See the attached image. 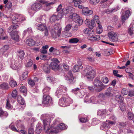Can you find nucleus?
<instances>
[{"instance_id":"f257e3e1","label":"nucleus","mask_w":134,"mask_h":134,"mask_svg":"<svg viewBox=\"0 0 134 134\" xmlns=\"http://www.w3.org/2000/svg\"><path fill=\"white\" fill-rule=\"evenodd\" d=\"M41 119L43 120L44 129L47 134H51L52 133H57L59 131L58 122L55 121L54 122L51 127H49L51 117L50 115L47 114H43L41 117Z\"/></svg>"},{"instance_id":"f03ea898","label":"nucleus","mask_w":134,"mask_h":134,"mask_svg":"<svg viewBox=\"0 0 134 134\" xmlns=\"http://www.w3.org/2000/svg\"><path fill=\"white\" fill-rule=\"evenodd\" d=\"M72 99L66 95H63L59 100V105L61 106L65 107L69 105V104L72 103Z\"/></svg>"},{"instance_id":"7ed1b4c3","label":"nucleus","mask_w":134,"mask_h":134,"mask_svg":"<svg viewBox=\"0 0 134 134\" xmlns=\"http://www.w3.org/2000/svg\"><path fill=\"white\" fill-rule=\"evenodd\" d=\"M81 73L82 74L88 79L91 80L94 77V71L93 70L90 66H87L84 71Z\"/></svg>"},{"instance_id":"20e7f679","label":"nucleus","mask_w":134,"mask_h":134,"mask_svg":"<svg viewBox=\"0 0 134 134\" xmlns=\"http://www.w3.org/2000/svg\"><path fill=\"white\" fill-rule=\"evenodd\" d=\"M69 18L75 21L76 24L79 25H80L82 24L83 20L82 18L76 13L73 14L69 16Z\"/></svg>"},{"instance_id":"39448f33","label":"nucleus","mask_w":134,"mask_h":134,"mask_svg":"<svg viewBox=\"0 0 134 134\" xmlns=\"http://www.w3.org/2000/svg\"><path fill=\"white\" fill-rule=\"evenodd\" d=\"M93 84L96 87L97 91L98 92L101 91L105 87V86L102 84L101 82L97 79L94 80Z\"/></svg>"},{"instance_id":"423d86ee","label":"nucleus","mask_w":134,"mask_h":134,"mask_svg":"<svg viewBox=\"0 0 134 134\" xmlns=\"http://www.w3.org/2000/svg\"><path fill=\"white\" fill-rule=\"evenodd\" d=\"M13 31L11 26L8 29V32L10 33L11 38L15 41H17L18 40L19 36L18 35V32L16 31Z\"/></svg>"},{"instance_id":"0eeeda50","label":"nucleus","mask_w":134,"mask_h":134,"mask_svg":"<svg viewBox=\"0 0 134 134\" xmlns=\"http://www.w3.org/2000/svg\"><path fill=\"white\" fill-rule=\"evenodd\" d=\"M61 4L59 5V18H62L63 15H65L68 13H71V10L72 9L71 7L68 8L62 9L61 8Z\"/></svg>"},{"instance_id":"6e6552de","label":"nucleus","mask_w":134,"mask_h":134,"mask_svg":"<svg viewBox=\"0 0 134 134\" xmlns=\"http://www.w3.org/2000/svg\"><path fill=\"white\" fill-rule=\"evenodd\" d=\"M59 61L57 58L53 59V61L49 65V68L53 70L56 71L59 69Z\"/></svg>"},{"instance_id":"1a4fd4ad","label":"nucleus","mask_w":134,"mask_h":134,"mask_svg":"<svg viewBox=\"0 0 134 134\" xmlns=\"http://www.w3.org/2000/svg\"><path fill=\"white\" fill-rule=\"evenodd\" d=\"M37 29L40 31H43L44 30L45 36H47L48 35V31L46 24H38L37 26Z\"/></svg>"},{"instance_id":"9d476101","label":"nucleus","mask_w":134,"mask_h":134,"mask_svg":"<svg viewBox=\"0 0 134 134\" xmlns=\"http://www.w3.org/2000/svg\"><path fill=\"white\" fill-rule=\"evenodd\" d=\"M52 100V98L49 96L44 95L42 104H44V106L48 105L51 102Z\"/></svg>"},{"instance_id":"9b49d317","label":"nucleus","mask_w":134,"mask_h":134,"mask_svg":"<svg viewBox=\"0 0 134 134\" xmlns=\"http://www.w3.org/2000/svg\"><path fill=\"white\" fill-rule=\"evenodd\" d=\"M108 36L110 40L113 42H116L118 40V37L117 34L114 32H109L108 34Z\"/></svg>"},{"instance_id":"f8f14e48","label":"nucleus","mask_w":134,"mask_h":134,"mask_svg":"<svg viewBox=\"0 0 134 134\" xmlns=\"http://www.w3.org/2000/svg\"><path fill=\"white\" fill-rule=\"evenodd\" d=\"M9 48V46L8 45H4L2 47L1 49L2 54L5 57L8 56L9 52L8 51Z\"/></svg>"},{"instance_id":"ddd939ff","label":"nucleus","mask_w":134,"mask_h":134,"mask_svg":"<svg viewBox=\"0 0 134 134\" xmlns=\"http://www.w3.org/2000/svg\"><path fill=\"white\" fill-rule=\"evenodd\" d=\"M131 13L129 10H127L125 12V13H123L121 16V21L122 23L127 19L131 15Z\"/></svg>"},{"instance_id":"4468645a","label":"nucleus","mask_w":134,"mask_h":134,"mask_svg":"<svg viewBox=\"0 0 134 134\" xmlns=\"http://www.w3.org/2000/svg\"><path fill=\"white\" fill-rule=\"evenodd\" d=\"M42 5L40 3H35L31 6V9L34 11H37L41 9Z\"/></svg>"},{"instance_id":"2eb2a0df","label":"nucleus","mask_w":134,"mask_h":134,"mask_svg":"<svg viewBox=\"0 0 134 134\" xmlns=\"http://www.w3.org/2000/svg\"><path fill=\"white\" fill-rule=\"evenodd\" d=\"M85 24L91 29L93 28L96 25L95 21L94 20H92L90 22L88 19H86L85 21Z\"/></svg>"},{"instance_id":"dca6fc26","label":"nucleus","mask_w":134,"mask_h":134,"mask_svg":"<svg viewBox=\"0 0 134 134\" xmlns=\"http://www.w3.org/2000/svg\"><path fill=\"white\" fill-rule=\"evenodd\" d=\"M65 80L69 81L70 83H72V82L74 78L71 71H68L67 75L65 77Z\"/></svg>"},{"instance_id":"f3484780","label":"nucleus","mask_w":134,"mask_h":134,"mask_svg":"<svg viewBox=\"0 0 134 134\" xmlns=\"http://www.w3.org/2000/svg\"><path fill=\"white\" fill-rule=\"evenodd\" d=\"M83 68L81 63L79 64V65H76L74 66L72 69V70L74 72H76L79 71L80 69H81Z\"/></svg>"},{"instance_id":"a211bd4d","label":"nucleus","mask_w":134,"mask_h":134,"mask_svg":"<svg viewBox=\"0 0 134 134\" xmlns=\"http://www.w3.org/2000/svg\"><path fill=\"white\" fill-rule=\"evenodd\" d=\"M82 13L84 15H88L92 14L93 11L91 10H89L88 8L85 7L82 9Z\"/></svg>"},{"instance_id":"6ab92c4d","label":"nucleus","mask_w":134,"mask_h":134,"mask_svg":"<svg viewBox=\"0 0 134 134\" xmlns=\"http://www.w3.org/2000/svg\"><path fill=\"white\" fill-rule=\"evenodd\" d=\"M111 88L109 87L105 91L104 95L107 98H111L113 96V94L111 92Z\"/></svg>"},{"instance_id":"aec40b11","label":"nucleus","mask_w":134,"mask_h":134,"mask_svg":"<svg viewBox=\"0 0 134 134\" xmlns=\"http://www.w3.org/2000/svg\"><path fill=\"white\" fill-rule=\"evenodd\" d=\"M16 126L17 127L18 130H19V132L21 130L24 129H25L24 126L21 124L20 120H18L16 121Z\"/></svg>"},{"instance_id":"412c9836","label":"nucleus","mask_w":134,"mask_h":134,"mask_svg":"<svg viewBox=\"0 0 134 134\" xmlns=\"http://www.w3.org/2000/svg\"><path fill=\"white\" fill-rule=\"evenodd\" d=\"M8 114L5 111L3 110L2 107H0V117L2 119L6 118L8 116Z\"/></svg>"},{"instance_id":"4be33fe9","label":"nucleus","mask_w":134,"mask_h":134,"mask_svg":"<svg viewBox=\"0 0 134 134\" xmlns=\"http://www.w3.org/2000/svg\"><path fill=\"white\" fill-rule=\"evenodd\" d=\"M108 124V121L104 123L103 125L100 127L101 129L106 131L110 127V125Z\"/></svg>"},{"instance_id":"5701e85b","label":"nucleus","mask_w":134,"mask_h":134,"mask_svg":"<svg viewBox=\"0 0 134 134\" xmlns=\"http://www.w3.org/2000/svg\"><path fill=\"white\" fill-rule=\"evenodd\" d=\"M26 44L30 46H34L35 44V42L32 39H29L26 41Z\"/></svg>"},{"instance_id":"b1692460","label":"nucleus","mask_w":134,"mask_h":134,"mask_svg":"<svg viewBox=\"0 0 134 134\" xmlns=\"http://www.w3.org/2000/svg\"><path fill=\"white\" fill-rule=\"evenodd\" d=\"M19 63L18 61H16L14 63H13L10 65V67L13 70H16L18 69Z\"/></svg>"},{"instance_id":"393cba45","label":"nucleus","mask_w":134,"mask_h":134,"mask_svg":"<svg viewBox=\"0 0 134 134\" xmlns=\"http://www.w3.org/2000/svg\"><path fill=\"white\" fill-rule=\"evenodd\" d=\"M42 130V128L41 124L38 123L36 125V132L37 133H40Z\"/></svg>"},{"instance_id":"a878e982","label":"nucleus","mask_w":134,"mask_h":134,"mask_svg":"<svg viewBox=\"0 0 134 134\" xmlns=\"http://www.w3.org/2000/svg\"><path fill=\"white\" fill-rule=\"evenodd\" d=\"M134 32V24H131L130 25L128 30V33L130 35H132Z\"/></svg>"},{"instance_id":"bb28decb","label":"nucleus","mask_w":134,"mask_h":134,"mask_svg":"<svg viewBox=\"0 0 134 134\" xmlns=\"http://www.w3.org/2000/svg\"><path fill=\"white\" fill-rule=\"evenodd\" d=\"M49 66L47 65H44L43 66L42 69L46 73H49L50 72Z\"/></svg>"},{"instance_id":"cd10ccee","label":"nucleus","mask_w":134,"mask_h":134,"mask_svg":"<svg viewBox=\"0 0 134 134\" xmlns=\"http://www.w3.org/2000/svg\"><path fill=\"white\" fill-rule=\"evenodd\" d=\"M28 72L25 71L24 72L22 75L20 76L19 77V80L21 81L25 79L27 77Z\"/></svg>"},{"instance_id":"c85d7f7f","label":"nucleus","mask_w":134,"mask_h":134,"mask_svg":"<svg viewBox=\"0 0 134 134\" xmlns=\"http://www.w3.org/2000/svg\"><path fill=\"white\" fill-rule=\"evenodd\" d=\"M115 99L118 102L122 103L124 99L120 95H116L115 96Z\"/></svg>"},{"instance_id":"c756f323","label":"nucleus","mask_w":134,"mask_h":134,"mask_svg":"<svg viewBox=\"0 0 134 134\" xmlns=\"http://www.w3.org/2000/svg\"><path fill=\"white\" fill-rule=\"evenodd\" d=\"M0 88L3 89H8L9 88V86L8 83H3L0 85Z\"/></svg>"},{"instance_id":"7c9ffc66","label":"nucleus","mask_w":134,"mask_h":134,"mask_svg":"<svg viewBox=\"0 0 134 134\" xmlns=\"http://www.w3.org/2000/svg\"><path fill=\"white\" fill-rule=\"evenodd\" d=\"M20 90L21 92L23 93L25 96H26L27 93V89L25 87L22 86L20 87Z\"/></svg>"},{"instance_id":"2f4dec72","label":"nucleus","mask_w":134,"mask_h":134,"mask_svg":"<svg viewBox=\"0 0 134 134\" xmlns=\"http://www.w3.org/2000/svg\"><path fill=\"white\" fill-rule=\"evenodd\" d=\"M58 18L57 15H53L50 18V20L51 22H54L55 21L57 20H58Z\"/></svg>"},{"instance_id":"473e14b6","label":"nucleus","mask_w":134,"mask_h":134,"mask_svg":"<svg viewBox=\"0 0 134 134\" xmlns=\"http://www.w3.org/2000/svg\"><path fill=\"white\" fill-rule=\"evenodd\" d=\"M128 119L129 120H133L134 118V115L131 112H129L127 113Z\"/></svg>"},{"instance_id":"72a5a7b5","label":"nucleus","mask_w":134,"mask_h":134,"mask_svg":"<svg viewBox=\"0 0 134 134\" xmlns=\"http://www.w3.org/2000/svg\"><path fill=\"white\" fill-rule=\"evenodd\" d=\"M18 56L21 59H23L24 58V53L22 50H20L18 52Z\"/></svg>"},{"instance_id":"f704fd0d","label":"nucleus","mask_w":134,"mask_h":134,"mask_svg":"<svg viewBox=\"0 0 134 134\" xmlns=\"http://www.w3.org/2000/svg\"><path fill=\"white\" fill-rule=\"evenodd\" d=\"M105 96L103 94H100L98 97V99L99 101H103L105 99Z\"/></svg>"},{"instance_id":"c9c22d12","label":"nucleus","mask_w":134,"mask_h":134,"mask_svg":"<svg viewBox=\"0 0 134 134\" xmlns=\"http://www.w3.org/2000/svg\"><path fill=\"white\" fill-rule=\"evenodd\" d=\"M106 112V110L105 109L99 110L97 112V115L99 116L103 115L104 116Z\"/></svg>"},{"instance_id":"e433bc0d","label":"nucleus","mask_w":134,"mask_h":134,"mask_svg":"<svg viewBox=\"0 0 134 134\" xmlns=\"http://www.w3.org/2000/svg\"><path fill=\"white\" fill-rule=\"evenodd\" d=\"M98 26L97 28V32L100 34L102 31V25L100 24H98Z\"/></svg>"},{"instance_id":"4c0bfd02","label":"nucleus","mask_w":134,"mask_h":134,"mask_svg":"<svg viewBox=\"0 0 134 134\" xmlns=\"http://www.w3.org/2000/svg\"><path fill=\"white\" fill-rule=\"evenodd\" d=\"M67 126H65L64 123H62L59 124V130H65L67 129Z\"/></svg>"},{"instance_id":"58836bf2","label":"nucleus","mask_w":134,"mask_h":134,"mask_svg":"<svg viewBox=\"0 0 134 134\" xmlns=\"http://www.w3.org/2000/svg\"><path fill=\"white\" fill-rule=\"evenodd\" d=\"M54 32L55 34H57L58 35H59V25L57 23L55 24L54 26Z\"/></svg>"},{"instance_id":"ea45409f","label":"nucleus","mask_w":134,"mask_h":134,"mask_svg":"<svg viewBox=\"0 0 134 134\" xmlns=\"http://www.w3.org/2000/svg\"><path fill=\"white\" fill-rule=\"evenodd\" d=\"M54 3L53 2H51L50 3L46 4L45 5V7H46V8L45 9V10H46L47 11L49 10L51 8V5L53 4Z\"/></svg>"},{"instance_id":"a19ab883","label":"nucleus","mask_w":134,"mask_h":134,"mask_svg":"<svg viewBox=\"0 0 134 134\" xmlns=\"http://www.w3.org/2000/svg\"><path fill=\"white\" fill-rule=\"evenodd\" d=\"M50 90V88L47 87L44 88L43 91V92L44 95H46V94H48Z\"/></svg>"},{"instance_id":"79ce46f5","label":"nucleus","mask_w":134,"mask_h":134,"mask_svg":"<svg viewBox=\"0 0 134 134\" xmlns=\"http://www.w3.org/2000/svg\"><path fill=\"white\" fill-rule=\"evenodd\" d=\"M79 41V40L77 38H74L69 40V42L72 43H77Z\"/></svg>"},{"instance_id":"37998d69","label":"nucleus","mask_w":134,"mask_h":134,"mask_svg":"<svg viewBox=\"0 0 134 134\" xmlns=\"http://www.w3.org/2000/svg\"><path fill=\"white\" fill-rule=\"evenodd\" d=\"M18 17L16 15L13 16L12 19V22L13 24H16L19 21Z\"/></svg>"},{"instance_id":"c03bdc74","label":"nucleus","mask_w":134,"mask_h":134,"mask_svg":"<svg viewBox=\"0 0 134 134\" xmlns=\"http://www.w3.org/2000/svg\"><path fill=\"white\" fill-rule=\"evenodd\" d=\"M117 10L115 8H114L110 9H107L106 12L107 14H109L110 13L115 12Z\"/></svg>"},{"instance_id":"a18cd8bd","label":"nucleus","mask_w":134,"mask_h":134,"mask_svg":"<svg viewBox=\"0 0 134 134\" xmlns=\"http://www.w3.org/2000/svg\"><path fill=\"white\" fill-rule=\"evenodd\" d=\"M93 20H94V21H96L97 24H100L99 18L98 15H95L94 16V18Z\"/></svg>"},{"instance_id":"49530a36","label":"nucleus","mask_w":134,"mask_h":134,"mask_svg":"<svg viewBox=\"0 0 134 134\" xmlns=\"http://www.w3.org/2000/svg\"><path fill=\"white\" fill-rule=\"evenodd\" d=\"M70 2H74V5L75 7H77L80 4V1H76L74 0H70Z\"/></svg>"},{"instance_id":"de8ad7c7","label":"nucleus","mask_w":134,"mask_h":134,"mask_svg":"<svg viewBox=\"0 0 134 134\" xmlns=\"http://www.w3.org/2000/svg\"><path fill=\"white\" fill-rule=\"evenodd\" d=\"M10 128L13 131L16 132H19V130H18L14 126L12 125V123H11L9 126Z\"/></svg>"},{"instance_id":"09e8293b","label":"nucleus","mask_w":134,"mask_h":134,"mask_svg":"<svg viewBox=\"0 0 134 134\" xmlns=\"http://www.w3.org/2000/svg\"><path fill=\"white\" fill-rule=\"evenodd\" d=\"M101 81L102 82L105 83H107L109 82L108 78L105 76H104L102 78Z\"/></svg>"},{"instance_id":"8fccbe9b","label":"nucleus","mask_w":134,"mask_h":134,"mask_svg":"<svg viewBox=\"0 0 134 134\" xmlns=\"http://www.w3.org/2000/svg\"><path fill=\"white\" fill-rule=\"evenodd\" d=\"M12 106L9 102V101L8 99H7V103L5 107L7 109H9L11 108Z\"/></svg>"},{"instance_id":"3c124183","label":"nucleus","mask_w":134,"mask_h":134,"mask_svg":"<svg viewBox=\"0 0 134 134\" xmlns=\"http://www.w3.org/2000/svg\"><path fill=\"white\" fill-rule=\"evenodd\" d=\"M32 32V30L31 28V27L28 28L26 30H25L23 33V34L24 35L26 34L27 32L29 34L31 33Z\"/></svg>"},{"instance_id":"603ef678","label":"nucleus","mask_w":134,"mask_h":134,"mask_svg":"<svg viewBox=\"0 0 134 134\" xmlns=\"http://www.w3.org/2000/svg\"><path fill=\"white\" fill-rule=\"evenodd\" d=\"M9 84L10 86L12 87H14L17 85L16 82L13 80L10 81Z\"/></svg>"},{"instance_id":"864d4df0","label":"nucleus","mask_w":134,"mask_h":134,"mask_svg":"<svg viewBox=\"0 0 134 134\" xmlns=\"http://www.w3.org/2000/svg\"><path fill=\"white\" fill-rule=\"evenodd\" d=\"M72 26L70 24H68L65 27L64 29V31L67 32L70 30Z\"/></svg>"},{"instance_id":"5fc2aeb1","label":"nucleus","mask_w":134,"mask_h":134,"mask_svg":"<svg viewBox=\"0 0 134 134\" xmlns=\"http://www.w3.org/2000/svg\"><path fill=\"white\" fill-rule=\"evenodd\" d=\"M89 103H97L98 102L96 101V99L94 97H92L91 98L89 101H88Z\"/></svg>"},{"instance_id":"6e6d98bb","label":"nucleus","mask_w":134,"mask_h":134,"mask_svg":"<svg viewBox=\"0 0 134 134\" xmlns=\"http://www.w3.org/2000/svg\"><path fill=\"white\" fill-rule=\"evenodd\" d=\"M47 80L49 82H52L54 80V78L51 76H47Z\"/></svg>"},{"instance_id":"4d7b16f0","label":"nucleus","mask_w":134,"mask_h":134,"mask_svg":"<svg viewBox=\"0 0 134 134\" xmlns=\"http://www.w3.org/2000/svg\"><path fill=\"white\" fill-rule=\"evenodd\" d=\"M59 90H60V91H62L64 92H65L67 91L66 88L62 86H60Z\"/></svg>"},{"instance_id":"13d9d810","label":"nucleus","mask_w":134,"mask_h":134,"mask_svg":"<svg viewBox=\"0 0 134 134\" xmlns=\"http://www.w3.org/2000/svg\"><path fill=\"white\" fill-rule=\"evenodd\" d=\"M86 33L88 36H94V32L93 31H87Z\"/></svg>"},{"instance_id":"bf43d9fd","label":"nucleus","mask_w":134,"mask_h":134,"mask_svg":"<svg viewBox=\"0 0 134 134\" xmlns=\"http://www.w3.org/2000/svg\"><path fill=\"white\" fill-rule=\"evenodd\" d=\"M99 2V0H90V3L93 5H96Z\"/></svg>"},{"instance_id":"052dcab7","label":"nucleus","mask_w":134,"mask_h":134,"mask_svg":"<svg viewBox=\"0 0 134 134\" xmlns=\"http://www.w3.org/2000/svg\"><path fill=\"white\" fill-rule=\"evenodd\" d=\"M118 71L117 70H114L113 71V73L114 74V75L115 76L118 77H121L122 76L118 74Z\"/></svg>"},{"instance_id":"680f3d73","label":"nucleus","mask_w":134,"mask_h":134,"mask_svg":"<svg viewBox=\"0 0 134 134\" xmlns=\"http://www.w3.org/2000/svg\"><path fill=\"white\" fill-rule=\"evenodd\" d=\"M33 64L32 61L31 60H30L26 65V67H29L32 66Z\"/></svg>"},{"instance_id":"e2e57ef3","label":"nucleus","mask_w":134,"mask_h":134,"mask_svg":"<svg viewBox=\"0 0 134 134\" xmlns=\"http://www.w3.org/2000/svg\"><path fill=\"white\" fill-rule=\"evenodd\" d=\"M121 94L123 95H126L128 94V91H127L125 88H123L121 92Z\"/></svg>"},{"instance_id":"0e129e2a","label":"nucleus","mask_w":134,"mask_h":134,"mask_svg":"<svg viewBox=\"0 0 134 134\" xmlns=\"http://www.w3.org/2000/svg\"><path fill=\"white\" fill-rule=\"evenodd\" d=\"M119 107L122 111H124L125 110V107L124 104L122 103L120 104Z\"/></svg>"},{"instance_id":"69168bd1","label":"nucleus","mask_w":134,"mask_h":134,"mask_svg":"<svg viewBox=\"0 0 134 134\" xmlns=\"http://www.w3.org/2000/svg\"><path fill=\"white\" fill-rule=\"evenodd\" d=\"M29 84L31 86H33L35 85V83L34 81L31 80H30L28 82Z\"/></svg>"},{"instance_id":"338daca9","label":"nucleus","mask_w":134,"mask_h":134,"mask_svg":"<svg viewBox=\"0 0 134 134\" xmlns=\"http://www.w3.org/2000/svg\"><path fill=\"white\" fill-rule=\"evenodd\" d=\"M128 95L130 97H132L134 95V91L133 90H130L128 91Z\"/></svg>"},{"instance_id":"774afa93","label":"nucleus","mask_w":134,"mask_h":134,"mask_svg":"<svg viewBox=\"0 0 134 134\" xmlns=\"http://www.w3.org/2000/svg\"><path fill=\"white\" fill-rule=\"evenodd\" d=\"M80 121L82 122H85L87 121L86 118H82L79 119Z\"/></svg>"}]
</instances>
